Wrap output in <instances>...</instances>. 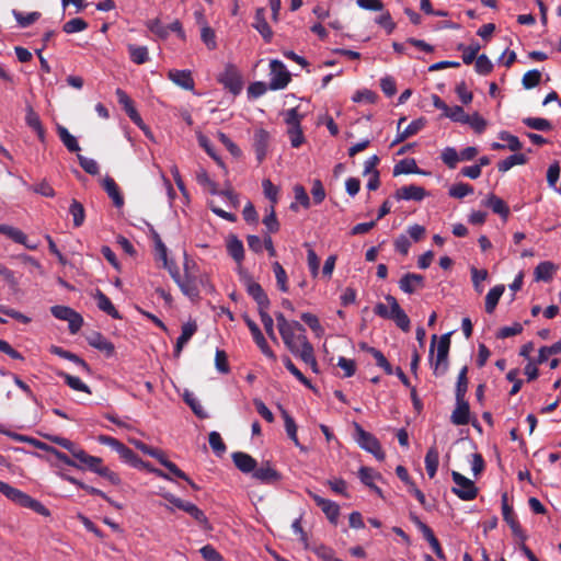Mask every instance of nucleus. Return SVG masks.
Segmentation results:
<instances>
[{"label":"nucleus","mask_w":561,"mask_h":561,"mask_svg":"<svg viewBox=\"0 0 561 561\" xmlns=\"http://www.w3.org/2000/svg\"><path fill=\"white\" fill-rule=\"evenodd\" d=\"M385 300L387 304H389L390 307H392V317L390 320H393L401 330L408 332L410 330V319L404 310L400 307L397 299L391 295H387Z\"/></svg>","instance_id":"9b49d317"},{"label":"nucleus","mask_w":561,"mask_h":561,"mask_svg":"<svg viewBox=\"0 0 561 561\" xmlns=\"http://www.w3.org/2000/svg\"><path fill=\"white\" fill-rule=\"evenodd\" d=\"M460 50H462V61L466 65H470L473 62V60H477V55L480 49V45L478 43L471 44L469 46L459 45L458 47Z\"/></svg>","instance_id":"5fc2aeb1"},{"label":"nucleus","mask_w":561,"mask_h":561,"mask_svg":"<svg viewBox=\"0 0 561 561\" xmlns=\"http://www.w3.org/2000/svg\"><path fill=\"white\" fill-rule=\"evenodd\" d=\"M523 123L529 128L541 131L550 130L552 127L548 119L541 117H527L523 119Z\"/></svg>","instance_id":"3c124183"},{"label":"nucleus","mask_w":561,"mask_h":561,"mask_svg":"<svg viewBox=\"0 0 561 561\" xmlns=\"http://www.w3.org/2000/svg\"><path fill=\"white\" fill-rule=\"evenodd\" d=\"M252 476L265 484L274 483L280 479V474L270 465V462H266L257 469L255 468Z\"/></svg>","instance_id":"6ab92c4d"},{"label":"nucleus","mask_w":561,"mask_h":561,"mask_svg":"<svg viewBox=\"0 0 561 561\" xmlns=\"http://www.w3.org/2000/svg\"><path fill=\"white\" fill-rule=\"evenodd\" d=\"M273 272L275 274L277 287L283 293L288 291V285H287V274L286 271L283 268V266L278 262L273 263Z\"/></svg>","instance_id":"09e8293b"},{"label":"nucleus","mask_w":561,"mask_h":561,"mask_svg":"<svg viewBox=\"0 0 561 561\" xmlns=\"http://www.w3.org/2000/svg\"><path fill=\"white\" fill-rule=\"evenodd\" d=\"M197 331V324L195 321H188L182 325L181 335L176 340L174 355L180 356L183 347L187 344V342L192 339V336Z\"/></svg>","instance_id":"f3484780"},{"label":"nucleus","mask_w":561,"mask_h":561,"mask_svg":"<svg viewBox=\"0 0 561 561\" xmlns=\"http://www.w3.org/2000/svg\"><path fill=\"white\" fill-rule=\"evenodd\" d=\"M484 205L490 207L495 214L500 215L504 220L507 219L510 209L507 205L502 201L500 197L495 196L494 194H490Z\"/></svg>","instance_id":"c756f323"},{"label":"nucleus","mask_w":561,"mask_h":561,"mask_svg":"<svg viewBox=\"0 0 561 561\" xmlns=\"http://www.w3.org/2000/svg\"><path fill=\"white\" fill-rule=\"evenodd\" d=\"M50 311L55 318L68 322V327L71 333H77L83 324L82 317L69 307L54 306L50 308Z\"/></svg>","instance_id":"0eeeda50"},{"label":"nucleus","mask_w":561,"mask_h":561,"mask_svg":"<svg viewBox=\"0 0 561 561\" xmlns=\"http://www.w3.org/2000/svg\"><path fill=\"white\" fill-rule=\"evenodd\" d=\"M262 187L265 197L270 199L274 206L278 201V187L275 186L268 179L263 180Z\"/></svg>","instance_id":"e2e57ef3"},{"label":"nucleus","mask_w":561,"mask_h":561,"mask_svg":"<svg viewBox=\"0 0 561 561\" xmlns=\"http://www.w3.org/2000/svg\"><path fill=\"white\" fill-rule=\"evenodd\" d=\"M426 125V119L421 117L417 119L412 121L403 130H398V134L392 141L391 146H396L409 137L417 134L420 130H422Z\"/></svg>","instance_id":"ddd939ff"},{"label":"nucleus","mask_w":561,"mask_h":561,"mask_svg":"<svg viewBox=\"0 0 561 561\" xmlns=\"http://www.w3.org/2000/svg\"><path fill=\"white\" fill-rule=\"evenodd\" d=\"M307 493L316 502V504L322 510V512L325 514L328 519L331 523L335 524L337 522V518L340 515L339 505L335 502H333L331 500H327L310 490H308Z\"/></svg>","instance_id":"9d476101"},{"label":"nucleus","mask_w":561,"mask_h":561,"mask_svg":"<svg viewBox=\"0 0 561 561\" xmlns=\"http://www.w3.org/2000/svg\"><path fill=\"white\" fill-rule=\"evenodd\" d=\"M465 124H468L478 134L483 133L488 126V122L478 112L468 114V121Z\"/></svg>","instance_id":"603ef678"},{"label":"nucleus","mask_w":561,"mask_h":561,"mask_svg":"<svg viewBox=\"0 0 561 561\" xmlns=\"http://www.w3.org/2000/svg\"><path fill=\"white\" fill-rule=\"evenodd\" d=\"M499 138L506 142L504 145L506 146V149H510L511 151H518L523 147L519 139L507 131H501L499 134Z\"/></svg>","instance_id":"69168bd1"},{"label":"nucleus","mask_w":561,"mask_h":561,"mask_svg":"<svg viewBox=\"0 0 561 561\" xmlns=\"http://www.w3.org/2000/svg\"><path fill=\"white\" fill-rule=\"evenodd\" d=\"M181 510L187 513L190 516H192L198 524H207L206 515L194 503L186 501Z\"/></svg>","instance_id":"a18cd8bd"},{"label":"nucleus","mask_w":561,"mask_h":561,"mask_svg":"<svg viewBox=\"0 0 561 561\" xmlns=\"http://www.w3.org/2000/svg\"><path fill=\"white\" fill-rule=\"evenodd\" d=\"M25 112L26 125L36 133L38 139L42 142L45 141V129L39 118V115L34 111V108L31 105L26 106Z\"/></svg>","instance_id":"dca6fc26"},{"label":"nucleus","mask_w":561,"mask_h":561,"mask_svg":"<svg viewBox=\"0 0 561 561\" xmlns=\"http://www.w3.org/2000/svg\"><path fill=\"white\" fill-rule=\"evenodd\" d=\"M196 181L204 188L208 190L213 195H220L225 198L226 203L232 207L238 206V197L232 191L217 190L216 183L209 178L207 171L204 168H199L196 171Z\"/></svg>","instance_id":"20e7f679"},{"label":"nucleus","mask_w":561,"mask_h":561,"mask_svg":"<svg viewBox=\"0 0 561 561\" xmlns=\"http://www.w3.org/2000/svg\"><path fill=\"white\" fill-rule=\"evenodd\" d=\"M439 463V454L435 447H431L425 456V468L428 477L432 479L437 472Z\"/></svg>","instance_id":"4c0bfd02"},{"label":"nucleus","mask_w":561,"mask_h":561,"mask_svg":"<svg viewBox=\"0 0 561 561\" xmlns=\"http://www.w3.org/2000/svg\"><path fill=\"white\" fill-rule=\"evenodd\" d=\"M268 138V133L264 129H259L254 133V151L256 159L260 162L265 158L267 153Z\"/></svg>","instance_id":"5701e85b"},{"label":"nucleus","mask_w":561,"mask_h":561,"mask_svg":"<svg viewBox=\"0 0 561 561\" xmlns=\"http://www.w3.org/2000/svg\"><path fill=\"white\" fill-rule=\"evenodd\" d=\"M358 476L360 481L370 489L375 485V480L380 477L376 471L367 467H362Z\"/></svg>","instance_id":"680f3d73"},{"label":"nucleus","mask_w":561,"mask_h":561,"mask_svg":"<svg viewBox=\"0 0 561 561\" xmlns=\"http://www.w3.org/2000/svg\"><path fill=\"white\" fill-rule=\"evenodd\" d=\"M527 161L526 156L523 153H514L506 159L502 160L499 164V171L500 172H507L515 165H522L525 164Z\"/></svg>","instance_id":"ea45409f"},{"label":"nucleus","mask_w":561,"mask_h":561,"mask_svg":"<svg viewBox=\"0 0 561 561\" xmlns=\"http://www.w3.org/2000/svg\"><path fill=\"white\" fill-rule=\"evenodd\" d=\"M103 187L106 191L108 197L113 201V204L121 208L124 205V198L119 192V188L112 178L106 176L103 180Z\"/></svg>","instance_id":"bb28decb"},{"label":"nucleus","mask_w":561,"mask_h":561,"mask_svg":"<svg viewBox=\"0 0 561 561\" xmlns=\"http://www.w3.org/2000/svg\"><path fill=\"white\" fill-rule=\"evenodd\" d=\"M12 14L21 27H27L39 19L38 12L22 13L13 10Z\"/></svg>","instance_id":"49530a36"},{"label":"nucleus","mask_w":561,"mask_h":561,"mask_svg":"<svg viewBox=\"0 0 561 561\" xmlns=\"http://www.w3.org/2000/svg\"><path fill=\"white\" fill-rule=\"evenodd\" d=\"M282 414H283V417H284V422H285V430H286V433L288 435V437L294 442V444L301 450V451H306V448L305 446H302L299 440H298V436H297V425L294 421V419L285 411L283 410L282 411Z\"/></svg>","instance_id":"f704fd0d"},{"label":"nucleus","mask_w":561,"mask_h":561,"mask_svg":"<svg viewBox=\"0 0 561 561\" xmlns=\"http://www.w3.org/2000/svg\"><path fill=\"white\" fill-rule=\"evenodd\" d=\"M170 275L184 296L192 301L198 300L197 271L182 276L179 268L175 267Z\"/></svg>","instance_id":"f03ea898"},{"label":"nucleus","mask_w":561,"mask_h":561,"mask_svg":"<svg viewBox=\"0 0 561 561\" xmlns=\"http://www.w3.org/2000/svg\"><path fill=\"white\" fill-rule=\"evenodd\" d=\"M197 140L199 146L216 161V163L224 168L225 164L219 156L214 150V147L210 140L203 134L197 135Z\"/></svg>","instance_id":"8fccbe9b"},{"label":"nucleus","mask_w":561,"mask_h":561,"mask_svg":"<svg viewBox=\"0 0 561 561\" xmlns=\"http://www.w3.org/2000/svg\"><path fill=\"white\" fill-rule=\"evenodd\" d=\"M95 299L100 310L104 311L114 319H121V314L113 306L112 301L102 291H96Z\"/></svg>","instance_id":"c9c22d12"},{"label":"nucleus","mask_w":561,"mask_h":561,"mask_svg":"<svg viewBox=\"0 0 561 561\" xmlns=\"http://www.w3.org/2000/svg\"><path fill=\"white\" fill-rule=\"evenodd\" d=\"M505 290L504 285H496L492 287L485 296V311L491 314L496 308V305Z\"/></svg>","instance_id":"2f4dec72"},{"label":"nucleus","mask_w":561,"mask_h":561,"mask_svg":"<svg viewBox=\"0 0 561 561\" xmlns=\"http://www.w3.org/2000/svg\"><path fill=\"white\" fill-rule=\"evenodd\" d=\"M88 343L90 346L105 353L107 356H112L114 354V345L106 337H104L99 332H93L88 336Z\"/></svg>","instance_id":"4be33fe9"},{"label":"nucleus","mask_w":561,"mask_h":561,"mask_svg":"<svg viewBox=\"0 0 561 561\" xmlns=\"http://www.w3.org/2000/svg\"><path fill=\"white\" fill-rule=\"evenodd\" d=\"M77 158L79 160V163L81 168L89 174L95 175L99 173V164L94 159L84 157L82 154H77Z\"/></svg>","instance_id":"0e129e2a"},{"label":"nucleus","mask_w":561,"mask_h":561,"mask_svg":"<svg viewBox=\"0 0 561 561\" xmlns=\"http://www.w3.org/2000/svg\"><path fill=\"white\" fill-rule=\"evenodd\" d=\"M451 478L455 486L451 491L463 501H471L478 494V488L474 482L457 471L451 472Z\"/></svg>","instance_id":"39448f33"},{"label":"nucleus","mask_w":561,"mask_h":561,"mask_svg":"<svg viewBox=\"0 0 561 561\" xmlns=\"http://www.w3.org/2000/svg\"><path fill=\"white\" fill-rule=\"evenodd\" d=\"M69 214L72 217V222L76 228L81 227L85 219V211L83 205L77 199H72L69 206Z\"/></svg>","instance_id":"58836bf2"},{"label":"nucleus","mask_w":561,"mask_h":561,"mask_svg":"<svg viewBox=\"0 0 561 561\" xmlns=\"http://www.w3.org/2000/svg\"><path fill=\"white\" fill-rule=\"evenodd\" d=\"M285 346L298 356L301 350H305V343H310L306 336V330L299 331L298 328L288 327L279 332Z\"/></svg>","instance_id":"7ed1b4c3"},{"label":"nucleus","mask_w":561,"mask_h":561,"mask_svg":"<svg viewBox=\"0 0 561 561\" xmlns=\"http://www.w3.org/2000/svg\"><path fill=\"white\" fill-rule=\"evenodd\" d=\"M471 272V279L473 287L477 293L481 294L483 291L482 282L488 278V271L486 270H478L477 267L472 266L470 268Z\"/></svg>","instance_id":"6e6d98bb"},{"label":"nucleus","mask_w":561,"mask_h":561,"mask_svg":"<svg viewBox=\"0 0 561 561\" xmlns=\"http://www.w3.org/2000/svg\"><path fill=\"white\" fill-rule=\"evenodd\" d=\"M298 357L310 366L313 373H318V363L314 357L313 346L311 343H305V350L299 352Z\"/></svg>","instance_id":"37998d69"},{"label":"nucleus","mask_w":561,"mask_h":561,"mask_svg":"<svg viewBox=\"0 0 561 561\" xmlns=\"http://www.w3.org/2000/svg\"><path fill=\"white\" fill-rule=\"evenodd\" d=\"M60 376L64 378L65 382L76 391H82L90 393V388L85 385L79 377L62 373Z\"/></svg>","instance_id":"de8ad7c7"},{"label":"nucleus","mask_w":561,"mask_h":561,"mask_svg":"<svg viewBox=\"0 0 561 561\" xmlns=\"http://www.w3.org/2000/svg\"><path fill=\"white\" fill-rule=\"evenodd\" d=\"M248 294L257 302L259 311L267 309L270 300L260 284L251 282L247 287Z\"/></svg>","instance_id":"393cba45"},{"label":"nucleus","mask_w":561,"mask_h":561,"mask_svg":"<svg viewBox=\"0 0 561 561\" xmlns=\"http://www.w3.org/2000/svg\"><path fill=\"white\" fill-rule=\"evenodd\" d=\"M443 115L455 123L465 124L466 121H468V114H466L463 108L459 105L447 106Z\"/></svg>","instance_id":"c03bdc74"},{"label":"nucleus","mask_w":561,"mask_h":561,"mask_svg":"<svg viewBox=\"0 0 561 561\" xmlns=\"http://www.w3.org/2000/svg\"><path fill=\"white\" fill-rule=\"evenodd\" d=\"M227 251L237 263L242 262L244 257V248L242 241L236 236H230L227 239Z\"/></svg>","instance_id":"c85d7f7f"},{"label":"nucleus","mask_w":561,"mask_h":561,"mask_svg":"<svg viewBox=\"0 0 561 561\" xmlns=\"http://www.w3.org/2000/svg\"><path fill=\"white\" fill-rule=\"evenodd\" d=\"M424 277L420 274L408 273L399 280V287L405 294H413L417 289L423 288Z\"/></svg>","instance_id":"f8f14e48"},{"label":"nucleus","mask_w":561,"mask_h":561,"mask_svg":"<svg viewBox=\"0 0 561 561\" xmlns=\"http://www.w3.org/2000/svg\"><path fill=\"white\" fill-rule=\"evenodd\" d=\"M208 442H209L211 449L216 454L221 455L226 451V445L222 442V438L218 432H216V431L210 432L209 436H208Z\"/></svg>","instance_id":"774afa93"},{"label":"nucleus","mask_w":561,"mask_h":561,"mask_svg":"<svg viewBox=\"0 0 561 561\" xmlns=\"http://www.w3.org/2000/svg\"><path fill=\"white\" fill-rule=\"evenodd\" d=\"M502 511H503V518L511 527L514 536L524 540L525 539L524 531L522 530V527H520L519 523L517 522L512 507L508 506L505 495L503 496Z\"/></svg>","instance_id":"a211bd4d"},{"label":"nucleus","mask_w":561,"mask_h":561,"mask_svg":"<svg viewBox=\"0 0 561 561\" xmlns=\"http://www.w3.org/2000/svg\"><path fill=\"white\" fill-rule=\"evenodd\" d=\"M88 27V23L81 18H75L66 22L62 30L67 34H73L84 31Z\"/></svg>","instance_id":"864d4df0"},{"label":"nucleus","mask_w":561,"mask_h":561,"mask_svg":"<svg viewBox=\"0 0 561 561\" xmlns=\"http://www.w3.org/2000/svg\"><path fill=\"white\" fill-rule=\"evenodd\" d=\"M252 25L266 42L272 39L273 32L266 22V10L264 8H259L256 10Z\"/></svg>","instance_id":"2eb2a0df"},{"label":"nucleus","mask_w":561,"mask_h":561,"mask_svg":"<svg viewBox=\"0 0 561 561\" xmlns=\"http://www.w3.org/2000/svg\"><path fill=\"white\" fill-rule=\"evenodd\" d=\"M301 320L313 331L317 337H321L324 334V328L321 325L317 316L310 312H304Z\"/></svg>","instance_id":"79ce46f5"},{"label":"nucleus","mask_w":561,"mask_h":561,"mask_svg":"<svg viewBox=\"0 0 561 561\" xmlns=\"http://www.w3.org/2000/svg\"><path fill=\"white\" fill-rule=\"evenodd\" d=\"M232 460L234 466L243 473H252L256 468V460L242 451L233 453Z\"/></svg>","instance_id":"aec40b11"},{"label":"nucleus","mask_w":561,"mask_h":561,"mask_svg":"<svg viewBox=\"0 0 561 561\" xmlns=\"http://www.w3.org/2000/svg\"><path fill=\"white\" fill-rule=\"evenodd\" d=\"M115 451L119 455L124 462L130 465L131 467L139 466L141 463V459L123 443L119 444Z\"/></svg>","instance_id":"a19ab883"},{"label":"nucleus","mask_w":561,"mask_h":561,"mask_svg":"<svg viewBox=\"0 0 561 561\" xmlns=\"http://www.w3.org/2000/svg\"><path fill=\"white\" fill-rule=\"evenodd\" d=\"M471 193L473 188L467 183H456L449 188V195L455 198H462Z\"/></svg>","instance_id":"338daca9"},{"label":"nucleus","mask_w":561,"mask_h":561,"mask_svg":"<svg viewBox=\"0 0 561 561\" xmlns=\"http://www.w3.org/2000/svg\"><path fill=\"white\" fill-rule=\"evenodd\" d=\"M425 174L424 171H421L414 159H404L397 163L393 168V174Z\"/></svg>","instance_id":"473e14b6"},{"label":"nucleus","mask_w":561,"mask_h":561,"mask_svg":"<svg viewBox=\"0 0 561 561\" xmlns=\"http://www.w3.org/2000/svg\"><path fill=\"white\" fill-rule=\"evenodd\" d=\"M219 82L232 94L237 95L242 90V78L236 66L229 64L219 75Z\"/></svg>","instance_id":"6e6552de"},{"label":"nucleus","mask_w":561,"mask_h":561,"mask_svg":"<svg viewBox=\"0 0 561 561\" xmlns=\"http://www.w3.org/2000/svg\"><path fill=\"white\" fill-rule=\"evenodd\" d=\"M127 49L131 61L136 65H142L149 60V51L146 46L129 44Z\"/></svg>","instance_id":"e433bc0d"},{"label":"nucleus","mask_w":561,"mask_h":561,"mask_svg":"<svg viewBox=\"0 0 561 561\" xmlns=\"http://www.w3.org/2000/svg\"><path fill=\"white\" fill-rule=\"evenodd\" d=\"M0 233L5 234L14 242L25 245L26 248L34 250L36 245L27 244L26 234L18 228L8 225H0Z\"/></svg>","instance_id":"a878e982"},{"label":"nucleus","mask_w":561,"mask_h":561,"mask_svg":"<svg viewBox=\"0 0 561 561\" xmlns=\"http://www.w3.org/2000/svg\"><path fill=\"white\" fill-rule=\"evenodd\" d=\"M397 199L403 201H416L420 202L426 196V192L423 187L417 185L402 186L396 192Z\"/></svg>","instance_id":"4468645a"},{"label":"nucleus","mask_w":561,"mask_h":561,"mask_svg":"<svg viewBox=\"0 0 561 561\" xmlns=\"http://www.w3.org/2000/svg\"><path fill=\"white\" fill-rule=\"evenodd\" d=\"M469 404L465 399L457 401L456 408L451 413L450 420L455 425H466L469 423Z\"/></svg>","instance_id":"b1692460"},{"label":"nucleus","mask_w":561,"mask_h":561,"mask_svg":"<svg viewBox=\"0 0 561 561\" xmlns=\"http://www.w3.org/2000/svg\"><path fill=\"white\" fill-rule=\"evenodd\" d=\"M270 68H271L270 88L272 90L284 89L290 80L289 73L286 70V67L284 66V64L279 60L274 59L271 61Z\"/></svg>","instance_id":"1a4fd4ad"},{"label":"nucleus","mask_w":561,"mask_h":561,"mask_svg":"<svg viewBox=\"0 0 561 561\" xmlns=\"http://www.w3.org/2000/svg\"><path fill=\"white\" fill-rule=\"evenodd\" d=\"M541 80V72L537 69L527 71L522 79L523 87L527 90L533 89L539 84Z\"/></svg>","instance_id":"13d9d810"},{"label":"nucleus","mask_w":561,"mask_h":561,"mask_svg":"<svg viewBox=\"0 0 561 561\" xmlns=\"http://www.w3.org/2000/svg\"><path fill=\"white\" fill-rule=\"evenodd\" d=\"M183 399L197 416H206V413L204 412L202 404L199 403L198 399L195 397L193 392L185 391L183 394Z\"/></svg>","instance_id":"052dcab7"},{"label":"nucleus","mask_w":561,"mask_h":561,"mask_svg":"<svg viewBox=\"0 0 561 561\" xmlns=\"http://www.w3.org/2000/svg\"><path fill=\"white\" fill-rule=\"evenodd\" d=\"M168 78L173 83L185 90H193L194 88V80L192 78L191 71L188 70L172 69L169 71Z\"/></svg>","instance_id":"412c9836"},{"label":"nucleus","mask_w":561,"mask_h":561,"mask_svg":"<svg viewBox=\"0 0 561 561\" xmlns=\"http://www.w3.org/2000/svg\"><path fill=\"white\" fill-rule=\"evenodd\" d=\"M556 271H557V266L552 262H550V261L541 262L536 266V268L534 271L535 279L537 282H540V280L548 282L553 277V274L556 273Z\"/></svg>","instance_id":"cd10ccee"},{"label":"nucleus","mask_w":561,"mask_h":561,"mask_svg":"<svg viewBox=\"0 0 561 561\" xmlns=\"http://www.w3.org/2000/svg\"><path fill=\"white\" fill-rule=\"evenodd\" d=\"M440 158L443 162L450 169L456 168L457 163L460 161L459 152H457V150L453 147H446L442 151Z\"/></svg>","instance_id":"bf43d9fd"},{"label":"nucleus","mask_w":561,"mask_h":561,"mask_svg":"<svg viewBox=\"0 0 561 561\" xmlns=\"http://www.w3.org/2000/svg\"><path fill=\"white\" fill-rule=\"evenodd\" d=\"M356 442L366 451L373 454L378 460L385 459L379 440L370 433L356 425Z\"/></svg>","instance_id":"423d86ee"},{"label":"nucleus","mask_w":561,"mask_h":561,"mask_svg":"<svg viewBox=\"0 0 561 561\" xmlns=\"http://www.w3.org/2000/svg\"><path fill=\"white\" fill-rule=\"evenodd\" d=\"M154 250L157 257L163 262V267L171 273L176 266L175 262L168 259V249L159 237L156 238Z\"/></svg>","instance_id":"72a5a7b5"},{"label":"nucleus","mask_w":561,"mask_h":561,"mask_svg":"<svg viewBox=\"0 0 561 561\" xmlns=\"http://www.w3.org/2000/svg\"><path fill=\"white\" fill-rule=\"evenodd\" d=\"M57 134L64 144V146L70 151V152H79L81 150L77 138L69 133V130L61 126L57 125Z\"/></svg>","instance_id":"7c9ffc66"},{"label":"nucleus","mask_w":561,"mask_h":561,"mask_svg":"<svg viewBox=\"0 0 561 561\" xmlns=\"http://www.w3.org/2000/svg\"><path fill=\"white\" fill-rule=\"evenodd\" d=\"M468 388V379H467V367H462L457 380L456 386V401H460V399H465V394Z\"/></svg>","instance_id":"4d7b16f0"},{"label":"nucleus","mask_w":561,"mask_h":561,"mask_svg":"<svg viewBox=\"0 0 561 561\" xmlns=\"http://www.w3.org/2000/svg\"><path fill=\"white\" fill-rule=\"evenodd\" d=\"M73 457L78 465L82 466V468H78L79 470H89L93 473H96L100 477L106 479L113 485H118L121 483L119 476L112 471L108 467L104 466L102 458L91 456L81 448L76 451Z\"/></svg>","instance_id":"f257e3e1"}]
</instances>
